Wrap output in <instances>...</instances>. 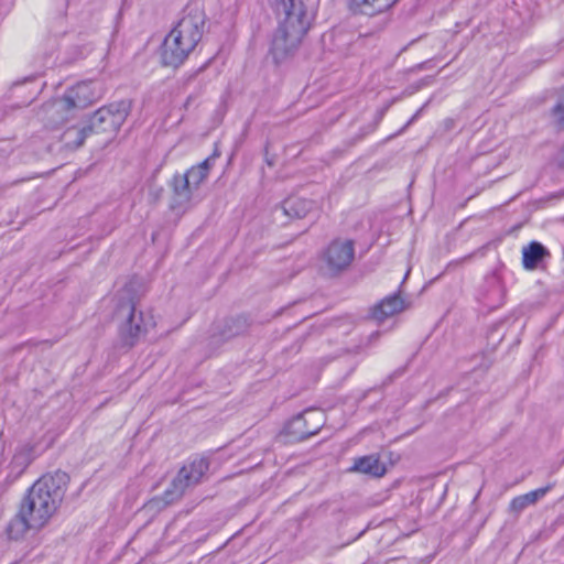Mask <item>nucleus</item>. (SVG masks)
Listing matches in <instances>:
<instances>
[{
    "instance_id": "20",
    "label": "nucleus",
    "mask_w": 564,
    "mask_h": 564,
    "mask_svg": "<svg viewBox=\"0 0 564 564\" xmlns=\"http://www.w3.org/2000/svg\"><path fill=\"white\" fill-rule=\"evenodd\" d=\"M552 113L556 123L564 128V88L557 98V102L552 108Z\"/></svg>"
},
{
    "instance_id": "4",
    "label": "nucleus",
    "mask_w": 564,
    "mask_h": 564,
    "mask_svg": "<svg viewBox=\"0 0 564 564\" xmlns=\"http://www.w3.org/2000/svg\"><path fill=\"white\" fill-rule=\"evenodd\" d=\"M94 100H96V94L91 82H79L68 88L63 97L44 102L39 115L47 124L56 126L67 120L70 110L84 109Z\"/></svg>"
},
{
    "instance_id": "17",
    "label": "nucleus",
    "mask_w": 564,
    "mask_h": 564,
    "mask_svg": "<svg viewBox=\"0 0 564 564\" xmlns=\"http://www.w3.org/2000/svg\"><path fill=\"white\" fill-rule=\"evenodd\" d=\"M212 165H213V156H208L207 159L200 161V163L195 164L194 166H192L187 170L189 181H191V189H192L193 196H194V192L196 189H198L200 184L204 182V180L207 178Z\"/></svg>"
},
{
    "instance_id": "1",
    "label": "nucleus",
    "mask_w": 564,
    "mask_h": 564,
    "mask_svg": "<svg viewBox=\"0 0 564 564\" xmlns=\"http://www.w3.org/2000/svg\"><path fill=\"white\" fill-rule=\"evenodd\" d=\"M69 479V475L61 469L37 478L23 496L15 517L7 527L9 538L23 539L26 532L44 528L61 507Z\"/></svg>"
},
{
    "instance_id": "7",
    "label": "nucleus",
    "mask_w": 564,
    "mask_h": 564,
    "mask_svg": "<svg viewBox=\"0 0 564 564\" xmlns=\"http://www.w3.org/2000/svg\"><path fill=\"white\" fill-rule=\"evenodd\" d=\"M132 107L131 99H120L97 109L90 118V132H108L116 134L128 118Z\"/></svg>"
},
{
    "instance_id": "21",
    "label": "nucleus",
    "mask_w": 564,
    "mask_h": 564,
    "mask_svg": "<svg viewBox=\"0 0 564 564\" xmlns=\"http://www.w3.org/2000/svg\"><path fill=\"white\" fill-rule=\"evenodd\" d=\"M383 117H384V109H382L378 112L376 120L371 124H369V127L362 132L361 135L369 134V132L375 131V129H377L379 122L381 121V119Z\"/></svg>"
},
{
    "instance_id": "2",
    "label": "nucleus",
    "mask_w": 564,
    "mask_h": 564,
    "mask_svg": "<svg viewBox=\"0 0 564 564\" xmlns=\"http://www.w3.org/2000/svg\"><path fill=\"white\" fill-rule=\"evenodd\" d=\"M279 19L270 46V55L275 64L292 58L315 17L312 0H269Z\"/></svg>"
},
{
    "instance_id": "16",
    "label": "nucleus",
    "mask_w": 564,
    "mask_h": 564,
    "mask_svg": "<svg viewBox=\"0 0 564 564\" xmlns=\"http://www.w3.org/2000/svg\"><path fill=\"white\" fill-rule=\"evenodd\" d=\"M551 488V485H547L546 487L529 491L525 495L516 496V498L511 499L510 501V510L514 511L516 513H520V511L524 510V508L532 506V503H535L536 500L541 499V497H544Z\"/></svg>"
},
{
    "instance_id": "22",
    "label": "nucleus",
    "mask_w": 564,
    "mask_h": 564,
    "mask_svg": "<svg viewBox=\"0 0 564 564\" xmlns=\"http://www.w3.org/2000/svg\"><path fill=\"white\" fill-rule=\"evenodd\" d=\"M554 162L555 164H557L558 167L564 169V144L561 145V148L556 152Z\"/></svg>"
},
{
    "instance_id": "25",
    "label": "nucleus",
    "mask_w": 564,
    "mask_h": 564,
    "mask_svg": "<svg viewBox=\"0 0 564 564\" xmlns=\"http://www.w3.org/2000/svg\"><path fill=\"white\" fill-rule=\"evenodd\" d=\"M444 123H445L446 129H451V128H453V127H454L455 121H454L453 119H446V120L444 121Z\"/></svg>"
},
{
    "instance_id": "5",
    "label": "nucleus",
    "mask_w": 564,
    "mask_h": 564,
    "mask_svg": "<svg viewBox=\"0 0 564 564\" xmlns=\"http://www.w3.org/2000/svg\"><path fill=\"white\" fill-rule=\"evenodd\" d=\"M115 314L122 319L119 325V336L122 344L126 347H133L149 330L143 312H137V302L133 296H122L118 301Z\"/></svg>"
},
{
    "instance_id": "6",
    "label": "nucleus",
    "mask_w": 564,
    "mask_h": 564,
    "mask_svg": "<svg viewBox=\"0 0 564 564\" xmlns=\"http://www.w3.org/2000/svg\"><path fill=\"white\" fill-rule=\"evenodd\" d=\"M208 468L209 462L207 458H195L181 467L176 477L173 478L163 494L164 502L172 503L174 500L181 499L187 488L202 481Z\"/></svg>"
},
{
    "instance_id": "8",
    "label": "nucleus",
    "mask_w": 564,
    "mask_h": 564,
    "mask_svg": "<svg viewBox=\"0 0 564 564\" xmlns=\"http://www.w3.org/2000/svg\"><path fill=\"white\" fill-rule=\"evenodd\" d=\"M324 424V414L316 409H307L293 416L284 426V433L291 442H302V440L317 434Z\"/></svg>"
},
{
    "instance_id": "24",
    "label": "nucleus",
    "mask_w": 564,
    "mask_h": 564,
    "mask_svg": "<svg viewBox=\"0 0 564 564\" xmlns=\"http://www.w3.org/2000/svg\"><path fill=\"white\" fill-rule=\"evenodd\" d=\"M427 104L429 102H425L419 110L415 111V113H414L415 120H417V118H420V116L422 115V112L425 109V107L427 106Z\"/></svg>"
},
{
    "instance_id": "3",
    "label": "nucleus",
    "mask_w": 564,
    "mask_h": 564,
    "mask_svg": "<svg viewBox=\"0 0 564 564\" xmlns=\"http://www.w3.org/2000/svg\"><path fill=\"white\" fill-rule=\"evenodd\" d=\"M206 26V15L198 6L187 4L183 17L161 44V59L164 66H182L200 42Z\"/></svg>"
},
{
    "instance_id": "13",
    "label": "nucleus",
    "mask_w": 564,
    "mask_h": 564,
    "mask_svg": "<svg viewBox=\"0 0 564 564\" xmlns=\"http://www.w3.org/2000/svg\"><path fill=\"white\" fill-rule=\"evenodd\" d=\"M349 470L372 475V477H382L387 471V467L380 462L378 456L366 455L356 458Z\"/></svg>"
},
{
    "instance_id": "12",
    "label": "nucleus",
    "mask_w": 564,
    "mask_h": 564,
    "mask_svg": "<svg viewBox=\"0 0 564 564\" xmlns=\"http://www.w3.org/2000/svg\"><path fill=\"white\" fill-rule=\"evenodd\" d=\"M397 0H349V9L355 13L364 15H377L394 6Z\"/></svg>"
},
{
    "instance_id": "19",
    "label": "nucleus",
    "mask_w": 564,
    "mask_h": 564,
    "mask_svg": "<svg viewBox=\"0 0 564 564\" xmlns=\"http://www.w3.org/2000/svg\"><path fill=\"white\" fill-rule=\"evenodd\" d=\"M248 327L249 322L247 317H242V315H239L238 317L230 318L226 322L223 336H225L226 338L239 336V334L246 333Z\"/></svg>"
},
{
    "instance_id": "9",
    "label": "nucleus",
    "mask_w": 564,
    "mask_h": 564,
    "mask_svg": "<svg viewBox=\"0 0 564 564\" xmlns=\"http://www.w3.org/2000/svg\"><path fill=\"white\" fill-rule=\"evenodd\" d=\"M355 258L352 239H334L323 252V260L330 273H339L350 267Z\"/></svg>"
},
{
    "instance_id": "18",
    "label": "nucleus",
    "mask_w": 564,
    "mask_h": 564,
    "mask_svg": "<svg viewBox=\"0 0 564 564\" xmlns=\"http://www.w3.org/2000/svg\"><path fill=\"white\" fill-rule=\"evenodd\" d=\"M546 253V248L541 242L533 240L527 247H523V268L535 269Z\"/></svg>"
},
{
    "instance_id": "23",
    "label": "nucleus",
    "mask_w": 564,
    "mask_h": 564,
    "mask_svg": "<svg viewBox=\"0 0 564 564\" xmlns=\"http://www.w3.org/2000/svg\"><path fill=\"white\" fill-rule=\"evenodd\" d=\"M414 121L416 120L413 113V116L405 122V124H403V127L397 132V134H402V132H404L405 129L409 128V126L413 124Z\"/></svg>"
},
{
    "instance_id": "15",
    "label": "nucleus",
    "mask_w": 564,
    "mask_h": 564,
    "mask_svg": "<svg viewBox=\"0 0 564 564\" xmlns=\"http://www.w3.org/2000/svg\"><path fill=\"white\" fill-rule=\"evenodd\" d=\"M91 134L89 124L85 127H69L62 134V142L66 149L76 150L84 145L88 135Z\"/></svg>"
},
{
    "instance_id": "14",
    "label": "nucleus",
    "mask_w": 564,
    "mask_h": 564,
    "mask_svg": "<svg viewBox=\"0 0 564 564\" xmlns=\"http://www.w3.org/2000/svg\"><path fill=\"white\" fill-rule=\"evenodd\" d=\"M314 200L299 198L293 196L292 198L284 199L282 203V209L288 217L291 218H304L312 210Z\"/></svg>"
},
{
    "instance_id": "11",
    "label": "nucleus",
    "mask_w": 564,
    "mask_h": 564,
    "mask_svg": "<svg viewBox=\"0 0 564 564\" xmlns=\"http://www.w3.org/2000/svg\"><path fill=\"white\" fill-rule=\"evenodd\" d=\"M402 310H404V300L400 293H393L383 297V300L370 308V317L380 323V321H384L389 316L402 312Z\"/></svg>"
},
{
    "instance_id": "10",
    "label": "nucleus",
    "mask_w": 564,
    "mask_h": 564,
    "mask_svg": "<svg viewBox=\"0 0 564 564\" xmlns=\"http://www.w3.org/2000/svg\"><path fill=\"white\" fill-rule=\"evenodd\" d=\"M170 186L173 192L172 197V207L173 208H186L189 206L193 195H192V185L188 176V170L184 174H175L171 182Z\"/></svg>"
}]
</instances>
